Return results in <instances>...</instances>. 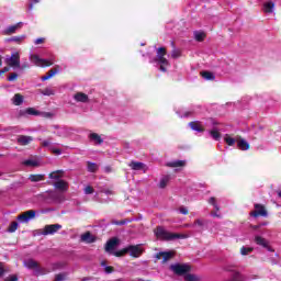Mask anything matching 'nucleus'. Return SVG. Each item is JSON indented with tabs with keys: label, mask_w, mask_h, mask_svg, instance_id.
<instances>
[{
	"label": "nucleus",
	"mask_w": 281,
	"mask_h": 281,
	"mask_svg": "<svg viewBox=\"0 0 281 281\" xmlns=\"http://www.w3.org/2000/svg\"><path fill=\"white\" fill-rule=\"evenodd\" d=\"M155 235L160 240H177V239H186V238H188V235H186V234L170 233V232L166 231L161 226H157L156 227Z\"/></svg>",
	"instance_id": "1"
},
{
	"label": "nucleus",
	"mask_w": 281,
	"mask_h": 281,
	"mask_svg": "<svg viewBox=\"0 0 281 281\" xmlns=\"http://www.w3.org/2000/svg\"><path fill=\"white\" fill-rule=\"evenodd\" d=\"M166 54H168L166 47H159L157 48L156 57L150 60V63H158L160 65V71L164 72L167 71L166 67H170V61L166 58Z\"/></svg>",
	"instance_id": "2"
},
{
	"label": "nucleus",
	"mask_w": 281,
	"mask_h": 281,
	"mask_svg": "<svg viewBox=\"0 0 281 281\" xmlns=\"http://www.w3.org/2000/svg\"><path fill=\"white\" fill-rule=\"evenodd\" d=\"M169 269L176 273V276H186L192 271V267L188 263H175L169 267Z\"/></svg>",
	"instance_id": "3"
},
{
	"label": "nucleus",
	"mask_w": 281,
	"mask_h": 281,
	"mask_svg": "<svg viewBox=\"0 0 281 281\" xmlns=\"http://www.w3.org/2000/svg\"><path fill=\"white\" fill-rule=\"evenodd\" d=\"M30 60L36 67H52L54 65V58L43 59L38 55H30Z\"/></svg>",
	"instance_id": "4"
},
{
	"label": "nucleus",
	"mask_w": 281,
	"mask_h": 281,
	"mask_svg": "<svg viewBox=\"0 0 281 281\" xmlns=\"http://www.w3.org/2000/svg\"><path fill=\"white\" fill-rule=\"evenodd\" d=\"M250 216H252V218H258V216H263V218H267L269 213L267 212V209H265V205L255 204V211L250 212Z\"/></svg>",
	"instance_id": "5"
},
{
	"label": "nucleus",
	"mask_w": 281,
	"mask_h": 281,
	"mask_svg": "<svg viewBox=\"0 0 281 281\" xmlns=\"http://www.w3.org/2000/svg\"><path fill=\"white\" fill-rule=\"evenodd\" d=\"M63 229V225L60 224H50L46 225L42 232L43 236H54V234L58 233V231Z\"/></svg>",
	"instance_id": "6"
},
{
	"label": "nucleus",
	"mask_w": 281,
	"mask_h": 281,
	"mask_svg": "<svg viewBox=\"0 0 281 281\" xmlns=\"http://www.w3.org/2000/svg\"><path fill=\"white\" fill-rule=\"evenodd\" d=\"M24 267H26V269H34V276H42L43 274V270L41 269V267L38 266V263L34 259L25 260L24 261Z\"/></svg>",
	"instance_id": "7"
},
{
	"label": "nucleus",
	"mask_w": 281,
	"mask_h": 281,
	"mask_svg": "<svg viewBox=\"0 0 281 281\" xmlns=\"http://www.w3.org/2000/svg\"><path fill=\"white\" fill-rule=\"evenodd\" d=\"M127 248V254L132 258H139L144 254V249L142 248V245H130L126 247Z\"/></svg>",
	"instance_id": "8"
},
{
	"label": "nucleus",
	"mask_w": 281,
	"mask_h": 281,
	"mask_svg": "<svg viewBox=\"0 0 281 281\" xmlns=\"http://www.w3.org/2000/svg\"><path fill=\"white\" fill-rule=\"evenodd\" d=\"M36 216V211L34 210H29L20 215H18V221L19 223H30L32 218H35Z\"/></svg>",
	"instance_id": "9"
},
{
	"label": "nucleus",
	"mask_w": 281,
	"mask_h": 281,
	"mask_svg": "<svg viewBox=\"0 0 281 281\" xmlns=\"http://www.w3.org/2000/svg\"><path fill=\"white\" fill-rule=\"evenodd\" d=\"M46 199H48L52 203H63L65 201V196L55 191H48Z\"/></svg>",
	"instance_id": "10"
},
{
	"label": "nucleus",
	"mask_w": 281,
	"mask_h": 281,
	"mask_svg": "<svg viewBox=\"0 0 281 281\" xmlns=\"http://www.w3.org/2000/svg\"><path fill=\"white\" fill-rule=\"evenodd\" d=\"M20 64L21 55H19V52L11 54V57L9 58V66L18 69Z\"/></svg>",
	"instance_id": "11"
},
{
	"label": "nucleus",
	"mask_w": 281,
	"mask_h": 281,
	"mask_svg": "<svg viewBox=\"0 0 281 281\" xmlns=\"http://www.w3.org/2000/svg\"><path fill=\"white\" fill-rule=\"evenodd\" d=\"M21 27H23V22H19L14 25H10L3 31V35L11 36V34H16V30H21Z\"/></svg>",
	"instance_id": "12"
},
{
	"label": "nucleus",
	"mask_w": 281,
	"mask_h": 281,
	"mask_svg": "<svg viewBox=\"0 0 281 281\" xmlns=\"http://www.w3.org/2000/svg\"><path fill=\"white\" fill-rule=\"evenodd\" d=\"M191 131H195V133H205V126L201 121H193L189 123Z\"/></svg>",
	"instance_id": "13"
},
{
	"label": "nucleus",
	"mask_w": 281,
	"mask_h": 281,
	"mask_svg": "<svg viewBox=\"0 0 281 281\" xmlns=\"http://www.w3.org/2000/svg\"><path fill=\"white\" fill-rule=\"evenodd\" d=\"M128 166H130V168L132 170H143L144 172H146V170H148V167H146V164L139 162V161H135V160H132L128 164Z\"/></svg>",
	"instance_id": "14"
},
{
	"label": "nucleus",
	"mask_w": 281,
	"mask_h": 281,
	"mask_svg": "<svg viewBox=\"0 0 281 281\" xmlns=\"http://www.w3.org/2000/svg\"><path fill=\"white\" fill-rule=\"evenodd\" d=\"M25 115H41V112L34 108H27L19 111V117H25Z\"/></svg>",
	"instance_id": "15"
},
{
	"label": "nucleus",
	"mask_w": 281,
	"mask_h": 281,
	"mask_svg": "<svg viewBox=\"0 0 281 281\" xmlns=\"http://www.w3.org/2000/svg\"><path fill=\"white\" fill-rule=\"evenodd\" d=\"M31 142H34V137L32 136L19 135L16 138V143L20 146H27Z\"/></svg>",
	"instance_id": "16"
},
{
	"label": "nucleus",
	"mask_w": 281,
	"mask_h": 281,
	"mask_svg": "<svg viewBox=\"0 0 281 281\" xmlns=\"http://www.w3.org/2000/svg\"><path fill=\"white\" fill-rule=\"evenodd\" d=\"M117 245H120V239H117V237H113L112 239L106 241L105 251H113V249H115Z\"/></svg>",
	"instance_id": "17"
},
{
	"label": "nucleus",
	"mask_w": 281,
	"mask_h": 281,
	"mask_svg": "<svg viewBox=\"0 0 281 281\" xmlns=\"http://www.w3.org/2000/svg\"><path fill=\"white\" fill-rule=\"evenodd\" d=\"M54 188H56V190H60L61 192H67V190H69V182L58 180L54 183Z\"/></svg>",
	"instance_id": "18"
},
{
	"label": "nucleus",
	"mask_w": 281,
	"mask_h": 281,
	"mask_svg": "<svg viewBox=\"0 0 281 281\" xmlns=\"http://www.w3.org/2000/svg\"><path fill=\"white\" fill-rule=\"evenodd\" d=\"M255 243H256V245H259L260 247H265V249H268V251H273V249H271L269 247V241L261 236H256Z\"/></svg>",
	"instance_id": "19"
},
{
	"label": "nucleus",
	"mask_w": 281,
	"mask_h": 281,
	"mask_svg": "<svg viewBox=\"0 0 281 281\" xmlns=\"http://www.w3.org/2000/svg\"><path fill=\"white\" fill-rule=\"evenodd\" d=\"M74 100H76V102H82L83 104H87V102H89V95H87L85 92H77L74 95Z\"/></svg>",
	"instance_id": "20"
},
{
	"label": "nucleus",
	"mask_w": 281,
	"mask_h": 281,
	"mask_svg": "<svg viewBox=\"0 0 281 281\" xmlns=\"http://www.w3.org/2000/svg\"><path fill=\"white\" fill-rule=\"evenodd\" d=\"M82 243H87L88 245H91V243H95V236H93L90 232H87L81 235Z\"/></svg>",
	"instance_id": "21"
},
{
	"label": "nucleus",
	"mask_w": 281,
	"mask_h": 281,
	"mask_svg": "<svg viewBox=\"0 0 281 281\" xmlns=\"http://www.w3.org/2000/svg\"><path fill=\"white\" fill-rule=\"evenodd\" d=\"M25 38H27V36L20 35V36L9 37L5 40V42L7 43H16V45H21V43H23L25 41Z\"/></svg>",
	"instance_id": "22"
},
{
	"label": "nucleus",
	"mask_w": 281,
	"mask_h": 281,
	"mask_svg": "<svg viewBox=\"0 0 281 281\" xmlns=\"http://www.w3.org/2000/svg\"><path fill=\"white\" fill-rule=\"evenodd\" d=\"M23 100L24 98L21 93H15L11 99V102L14 104V106H21V104H23Z\"/></svg>",
	"instance_id": "23"
},
{
	"label": "nucleus",
	"mask_w": 281,
	"mask_h": 281,
	"mask_svg": "<svg viewBox=\"0 0 281 281\" xmlns=\"http://www.w3.org/2000/svg\"><path fill=\"white\" fill-rule=\"evenodd\" d=\"M63 175H65L64 170H56L49 173V179H54L55 181H60L63 179Z\"/></svg>",
	"instance_id": "24"
},
{
	"label": "nucleus",
	"mask_w": 281,
	"mask_h": 281,
	"mask_svg": "<svg viewBox=\"0 0 281 281\" xmlns=\"http://www.w3.org/2000/svg\"><path fill=\"white\" fill-rule=\"evenodd\" d=\"M274 8L276 3H273V1H268L263 4V12H266V14H271L273 13Z\"/></svg>",
	"instance_id": "25"
},
{
	"label": "nucleus",
	"mask_w": 281,
	"mask_h": 281,
	"mask_svg": "<svg viewBox=\"0 0 281 281\" xmlns=\"http://www.w3.org/2000/svg\"><path fill=\"white\" fill-rule=\"evenodd\" d=\"M89 138L91 139V142H94V144H98V145L104 143V139H102V137L98 133H91L89 135Z\"/></svg>",
	"instance_id": "26"
},
{
	"label": "nucleus",
	"mask_w": 281,
	"mask_h": 281,
	"mask_svg": "<svg viewBox=\"0 0 281 281\" xmlns=\"http://www.w3.org/2000/svg\"><path fill=\"white\" fill-rule=\"evenodd\" d=\"M225 281H245V277L238 271H233L231 279Z\"/></svg>",
	"instance_id": "27"
},
{
	"label": "nucleus",
	"mask_w": 281,
	"mask_h": 281,
	"mask_svg": "<svg viewBox=\"0 0 281 281\" xmlns=\"http://www.w3.org/2000/svg\"><path fill=\"white\" fill-rule=\"evenodd\" d=\"M167 166L169 168H182V166H186V160H173L168 162Z\"/></svg>",
	"instance_id": "28"
},
{
	"label": "nucleus",
	"mask_w": 281,
	"mask_h": 281,
	"mask_svg": "<svg viewBox=\"0 0 281 281\" xmlns=\"http://www.w3.org/2000/svg\"><path fill=\"white\" fill-rule=\"evenodd\" d=\"M171 258H175V252L162 251V265H166V262H168V260H171Z\"/></svg>",
	"instance_id": "29"
},
{
	"label": "nucleus",
	"mask_w": 281,
	"mask_h": 281,
	"mask_svg": "<svg viewBox=\"0 0 281 281\" xmlns=\"http://www.w3.org/2000/svg\"><path fill=\"white\" fill-rule=\"evenodd\" d=\"M56 74H58V69H57V68L50 69V70L46 74V76H43V77L41 78V80H42L43 82H45V80H49V78H54V76H56Z\"/></svg>",
	"instance_id": "30"
},
{
	"label": "nucleus",
	"mask_w": 281,
	"mask_h": 281,
	"mask_svg": "<svg viewBox=\"0 0 281 281\" xmlns=\"http://www.w3.org/2000/svg\"><path fill=\"white\" fill-rule=\"evenodd\" d=\"M168 183H170V176H165L160 179L158 188H160V190H164V188H166V186H168Z\"/></svg>",
	"instance_id": "31"
},
{
	"label": "nucleus",
	"mask_w": 281,
	"mask_h": 281,
	"mask_svg": "<svg viewBox=\"0 0 281 281\" xmlns=\"http://www.w3.org/2000/svg\"><path fill=\"white\" fill-rule=\"evenodd\" d=\"M237 147L239 148V150H249V143H247V140L245 139H240L239 142H237Z\"/></svg>",
	"instance_id": "32"
},
{
	"label": "nucleus",
	"mask_w": 281,
	"mask_h": 281,
	"mask_svg": "<svg viewBox=\"0 0 281 281\" xmlns=\"http://www.w3.org/2000/svg\"><path fill=\"white\" fill-rule=\"evenodd\" d=\"M202 78H204V80H215L216 76H214V72L212 71H202L201 72Z\"/></svg>",
	"instance_id": "33"
},
{
	"label": "nucleus",
	"mask_w": 281,
	"mask_h": 281,
	"mask_svg": "<svg viewBox=\"0 0 281 281\" xmlns=\"http://www.w3.org/2000/svg\"><path fill=\"white\" fill-rule=\"evenodd\" d=\"M209 133H210L212 139H215V142H218V139H221V132H218L217 128H213Z\"/></svg>",
	"instance_id": "34"
},
{
	"label": "nucleus",
	"mask_w": 281,
	"mask_h": 281,
	"mask_svg": "<svg viewBox=\"0 0 281 281\" xmlns=\"http://www.w3.org/2000/svg\"><path fill=\"white\" fill-rule=\"evenodd\" d=\"M29 179L33 183H37V181H43L45 179V176L44 175H31Z\"/></svg>",
	"instance_id": "35"
},
{
	"label": "nucleus",
	"mask_w": 281,
	"mask_h": 281,
	"mask_svg": "<svg viewBox=\"0 0 281 281\" xmlns=\"http://www.w3.org/2000/svg\"><path fill=\"white\" fill-rule=\"evenodd\" d=\"M16 229H19V224L18 222H11V224L9 225V227L7 228V232L9 234H14V232H16Z\"/></svg>",
	"instance_id": "36"
},
{
	"label": "nucleus",
	"mask_w": 281,
	"mask_h": 281,
	"mask_svg": "<svg viewBox=\"0 0 281 281\" xmlns=\"http://www.w3.org/2000/svg\"><path fill=\"white\" fill-rule=\"evenodd\" d=\"M87 164H88V167H87L88 172H98V168H99L98 164L91 162V161H88Z\"/></svg>",
	"instance_id": "37"
},
{
	"label": "nucleus",
	"mask_w": 281,
	"mask_h": 281,
	"mask_svg": "<svg viewBox=\"0 0 281 281\" xmlns=\"http://www.w3.org/2000/svg\"><path fill=\"white\" fill-rule=\"evenodd\" d=\"M30 61L23 59L22 64H19L18 69H20V71H25V69H30Z\"/></svg>",
	"instance_id": "38"
},
{
	"label": "nucleus",
	"mask_w": 281,
	"mask_h": 281,
	"mask_svg": "<svg viewBox=\"0 0 281 281\" xmlns=\"http://www.w3.org/2000/svg\"><path fill=\"white\" fill-rule=\"evenodd\" d=\"M184 280L186 281H201V278H199V276H196V274L188 273L184 276Z\"/></svg>",
	"instance_id": "39"
},
{
	"label": "nucleus",
	"mask_w": 281,
	"mask_h": 281,
	"mask_svg": "<svg viewBox=\"0 0 281 281\" xmlns=\"http://www.w3.org/2000/svg\"><path fill=\"white\" fill-rule=\"evenodd\" d=\"M195 41H199V43L203 42L205 40V33L196 31L194 33Z\"/></svg>",
	"instance_id": "40"
},
{
	"label": "nucleus",
	"mask_w": 281,
	"mask_h": 281,
	"mask_svg": "<svg viewBox=\"0 0 281 281\" xmlns=\"http://www.w3.org/2000/svg\"><path fill=\"white\" fill-rule=\"evenodd\" d=\"M251 251H254L252 247H245V246H243L240 248L241 256H249V254H251Z\"/></svg>",
	"instance_id": "41"
},
{
	"label": "nucleus",
	"mask_w": 281,
	"mask_h": 281,
	"mask_svg": "<svg viewBox=\"0 0 281 281\" xmlns=\"http://www.w3.org/2000/svg\"><path fill=\"white\" fill-rule=\"evenodd\" d=\"M224 140L227 144V146H234V144H236V139L227 134L225 135Z\"/></svg>",
	"instance_id": "42"
},
{
	"label": "nucleus",
	"mask_w": 281,
	"mask_h": 281,
	"mask_svg": "<svg viewBox=\"0 0 281 281\" xmlns=\"http://www.w3.org/2000/svg\"><path fill=\"white\" fill-rule=\"evenodd\" d=\"M126 254H128L126 247L113 252V255L116 256V258H122V256H126Z\"/></svg>",
	"instance_id": "43"
},
{
	"label": "nucleus",
	"mask_w": 281,
	"mask_h": 281,
	"mask_svg": "<svg viewBox=\"0 0 281 281\" xmlns=\"http://www.w3.org/2000/svg\"><path fill=\"white\" fill-rule=\"evenodd\" d=\"M23 164L24 166H31L32 168H36V166H38V161L33 159H27Z\"/></svg>",
	"instance_id": "44"
},
{
	"label": "nucleus",
	"mask_w": 281,
	"mask_h": 281,
	"mask_svg": "<svg viewBox=\"0 0 281 281\" xmlns=\"http://www.w3.org/2000/svg\"><path fill=\"white\" fill-rule=\"evenodd\" d=\"M171 58L173 59L181 58V50L178 48H173L171 52Z\"/></svg>",
	"instance_id": "45"
},
{
	"label": "nucleus",
	"mask_w": 281,
	"mask_h": 281,
	"mask_svg": "<svg viewBox=\"0 0 281 281\" xmlns=\"http://www.w3.org/2000/svg\"><path fill=\"white\" fill-rule=\"evenodd\" d=\"M8 268H5V265L3 262H0V278H3V274L8 273Z\"/></svg>",
	"instance_id": "46"
},
{
	"label": "nucleus",
	"mask_w": 281,
	"mask_h": 281,
	"mask_svg": "<svg viewBox=\"0 0 281 281\" xmlns=\"http://www.w3.org/2000/svg\"><path fill=\"white\" fill-rule=\"evenodd\" d=\"M67 273H59L55 276V281H65Z\"/></svg>",
	"instance_id": "47"
},
{
	"label": "nucleus",
	"mask_w": 281,
	"mask_h": 281,
	"mask_svg": "<svg viewBox=\"0 0 281 281\" xmlns=\"http://www.w3.org/2000/svg\"><path fill=\"white\" fill-rule=\"evenodd\" d=\"M83 192H85V194H93V192H95V190L93 189V187L87 186V187L83 189Z\"/></svg>",
	"instance_id": "48"
},
{
	"label": "nucleus",
	"mask_w": 281,
	"mask_h": 281,
	"mask_svg": "<svg viewBox=\"0 0 281 281\" xmlns=\"http://www.w3.org/2000/svg\"><path fill=\"white\" fill-rule=\"evenodd\" d=\"M43 95H54V90L50 89V88H45L43 91H42Z\"/></svg>",
	"instance_id": "49"
},
{
	"label": "nucleus",
	"mask_w": 281,
	"mask_h": 281,
	"mask_svg": "<svg viewBox=\"0 0 281 281\" xmlns=\"http://www.w3.org/2000/svg\"><path fill=\"white\" fill-rule=\"evenodd\" d=\"M42 146H43L44 148H49V147L52 146V138H48V139H46V140H43V142H42Z\"/></svg>",
	"instance_id": "50"
},
{
	"label": "nucleus",
	"mask_w": 281,
	"mask_h": 281,
	"mask_svg": "<svg viewBox=\"0 0 281 281\" xmlns=\"http://www.w3.org/2000/svg\"><path fill=\"white\" fill-rule=\"evenodd\" d=\"M49 150H52L54 155H63V149L54 148V146H50Z\"/></svg>",
	"instance_id": "51"
},
{
	"label": "nucleus",
	"mask_w": 281,
	"mask_h": 281,
	"mask_svg": "<svg viewBox=\"0 0 281 281\" xmlns=\"http://www.w3.org/2000/svg\"><path fill=\"white\" fill-rule=\"evenodd\" d=\"M16 78H19V75L16 72H12L9 77L8 80L9 82H14V80H16Z\"/></svg>",
	"instance_id": "52"
},
{
	"label": "nucleus",
	"mask_w": 281,
	"mask_h": 281,
	"mask_svg": "<svg viewBox=\"0 0 281 281\" xmlns=\"http://www.w3.org/2000/svg\"><path fill=\"white\" fill-rule=\"evenodd\" d=\"M126 223H128V221H126V220L113 221L112 225H126Z\"/></svg>",
	"instance_id": "53"
},
{
	"label": "nucleus",
	"mask_w": 281,
	"mask_h": 281,
	"mask_svg": "<svg viewBox=\"0 0 281 281\" xmlns=\"http://www.w3.org/2000/svg\"><path fill=\"white\" fill-rule=\"evenodd\" d=\"M4 281H19V277L16 274L8 277Z\"/></svg>",
	"instance_id": "54"
},
{
	"label": "nucleus",
	"mask_w": 281,
	"mask_h": 281,
	"mask_svg": "<svg viewBox=\"0 0 281 281\" xmlns=\"http://www.w3.org/2000/svg\"><path fill=\"white\" fill-rule=\"evenodd\" d=\"M179 212H180V214H183L184 216L188 215V209H186V206H181L179 209Z\"/></svg>",
	"instance_id": "55"
},
{
	"label": "nucleus",
	"mask_w": 281,
	"mask_h": 281,
	"mask_svg": "<svg viewBox=\"0 0 281 281\" xmlns=\"http://www.w3.org/2000/svg\"><path fill=\"white\" fill-rule=\"evenodd\" d=\"M34 43H35V45H41V44L45 43V38L40 37V38L35 40Z\"/></svg>",
	"instance_id": "56"
},
{
	"label": "nucleus",
	"mask_w": 281,
	"mask_h": 281,
	"mask_svg": "<svg viewBox=\"0 0 281 281\" xmlns=\"http://www.w3.org/2000/svg\"><path fill=\"white\" fill-rule=\"evenodd\" d=\"M209 203L213 206L216 205V198H210Z\"/></svg>",
	"instance_id": "57"
},
{
	"label": "nucleus",
	"mask_w": 281,
	"mask_h": 281,
	"mask_svg": "<svg viewBox=\"0 0 281 281\" xmlns=\"http://www.w3.org/2000/svg\"><path fill=\"white\" fill-rule=\"evenodd\" d=\"M194 225H199V227H203V220H195Z\"/></svg>",
	"instance_id": "58"
},
{
	"label": "nucleus",
	"mask_w": 281,
	"mask_h": 281,
	"mask_svg": "<svg viewBox=\"0 0 281 281\" xmlns=\"http://www.w3.org/2000/svg\"><path fill=\"white\" fill-rule=\"evenodd\" d=\"M105 273H113V267L106 266L105 267Z\"/></svg>",
	"instance_id": "59"
},
{
	"label": "nucleus",
	"mask_w": 281,
	"mask_h": 281,
	"mask_svg": "<svg viewBox=\"0 0 281 281\" xmlns=\"http://www.w3.org/2000/svg\"><path fill=\"white\" fill-rule=\"evenodd\" d=\"M194 114V112H192V111H187V112H184V114L182 115V117H190V115H193Z\"/></svg>",
	"instance_id": "60"
},
{
	"label": "nucleus",
	"mask_w": 281,
	"mask_h": 281,
	"mask_svg": "<svg viewBox=\"0 0 281 281\" xmlns=\"http://www.w3.org/2000/svg\"><path fill=\"white\" fill-rule=\"evenodd\" d=\"M155 258H156V260H161V258H162V251L157 252V254L155 255Z\"/></svg>",
	"instance_id": "61"
},
{
	"label": "nucleus",
	"mask_w": 281,
	"mask_h": 281,
	"mask_svg": "<svg viewBox=\"0 0 281 281\" xmlns=\"http://www.w3.org/2000/svg\"><path fill=\"white\" fill-rule=\"evenodd\" d=\"M7 71H10L9 67H4L0 70V76H2V74H7Z\"/></svg>",
	"instance_id": "62"
},
{
	"label": "nucleus",
	"mask_w": 281,
	"mask_h": 281,
	"mask_svg": "<svg viewBox=\"0 0 281 281\" xmlns=\"http://www.w3.org/2000/svg\"><path fill=\"white\" fill-rule=\"evenodd\" d=\"M63 265L61 263H54V269H61Z\"/></svg>",
	"instance_id": "63"
},
{
	"label": "nucleus",
	"mask_w": 281,
	"mask_h": 281,
	"mask_svg": "<svg viewBox=\"0 0 281 281\" xmlns=\"http://www.w3.org/2000/svg\"><path fill=\"white\" fill-rule=\"evenodd\" d=\"M104 194H108V195H109V194H113V191H111V190H105V191H104Z\"/></svg>",
	"instance_id": "64"
}]
</instances>
